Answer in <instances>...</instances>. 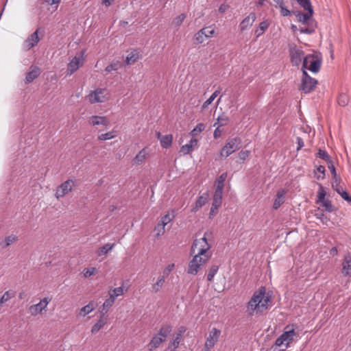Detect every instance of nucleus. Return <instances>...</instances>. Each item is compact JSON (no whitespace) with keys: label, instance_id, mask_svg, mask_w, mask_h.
<instances>
[{"label":"nucleus","instance_id":"nucleus-12","mask_svg":"<svg viewBox=\"0 0 351 351\" xmlns=\"http://www.w3.org/2000/svg\"><path fill=\"white\" fill-rule=\"evenodd\" d=\"M83 56H75L68 64L67 71L69 75L75 72L83 64Z\"/></svg>","mask_w":351,"mask_h":351},{"label":"nucleus","instance_id":"nucleus-8","mask_svg":"<svg viewBox=\"0 0 351 351\" xmlns=\"http://www.w3.org/2000/svg\"><path fill=\"white\" fill-rule=\"evenodd\" d=\"M215 32L211 27L201 29L194 36L195 44H201L204 41V38L210 37Z\"/></svg>","mask_w":351,"mask_h":351},{"label":"nucleus","instance_id":"nucleus-45","mask_svg":"<svg viewBox=\"0 0 351 351\" xmlns=\"http://www.w3.org/2000/svg\"><path fill=\"white\" fill-rule=\"evenodd\" d=\"M123 293V289L121 287H117L112 290V291L109 292V295L110 296H113V298L115 299L117 297L122 295Z\"/></svg>","mask_w":351,"mask_h":351},{"label":"nucleus","instance_id":"nucleus-13","mask_svg":"<svg viewBox=\"0 0 351 351\" xmlns=\"http://www.w3.org/2000/svg\"><path fill=\"white\" fill-rule=\"evenodd\" d=\"M29 71L27 73L25 78V84H28L36 79L41 73V69L37 66H31Z\"/></svg>","mask_w":351,"mask_h":351},{"label":"nucleus","instance_id":"nucleus-15","mask_svg":"<svg viewBox=\"0 0 351 351\" xmlns=\"http://www.w3.org/2000/svg\"><path fill=\"white\" fill-rule=\"evenodd\" d=\"M313 14L314 11L311 10L306 11L305 13H303L301 11H293V14L295 15L299 22L308 25H309V21Z\"/></svg>","mask_w":351,"mask_h":351},{"label":"nucleus","instance_id":"nucleus-57","mask_svg":"<svg viewBox=\"0 0 351 351\" xmlns=\"http://www.w3.org/2000/svg\"><path fill=\"white\" fill-rule=\"evenodd\" d=\"M300 32L302 34H312L315 32V29L313 27L309 26L308 27H302L300 29Z\"/></svg>","mask_w":351,"mask_h":351},{"label":"nucleus","instance_id":"nucleus-28","mask_svg":"<svg viewBox=\"0 0 351 351\" xmlns=\"http://www.w3.org/2000/svg\"><path fill=\"white\" fill-rule=\"evenodd\" d=\"M114 243H106L104 245L99 247L96 251L98 256H101L106 254L108 252L111 251L114 246Z\"/></svg>","mask_w":351,"mask_h":351},{"label":"nucleus","instance_id":"nucleus-21","mask_svg":"<svg viewBox=\"0 0 351 351\" xmlns=\"http://www.w3.org/2000/svg\"><path fill=\"white\" fill-rule=\"evenodd\" d=\"M198 257H199V256L195 254L193 256V259L189 262L188 269H187L188 274L195 276L199 271V270L201 267H199L200 264H198V262H197Z\"/></svg>","mask_w":351,"mask_h":351},{"label":"nucleus","instance_id":"nucleus-27","mask_svg":"<svg viewBox=\"0 0 351 351\" xmlns=\"http://www.w3.org/2000/svg\"><path fill=\"white\" fill-rule=\"evenodd\" d=\"M208 193H204L202 195L199 196L197 201L195 202V206L192 209L193 211H196L199 210L201 207L206 204L208 202Z\"/></svg>","mask_w":351,"mask_h":351},{"label":"nucleus","instance_id":"nucleus-52","mask_svg":"<svg viewBox=\"0 0 351 351\" xmlns=\"http://www.w3.org/2000/svg\"><path fill=\"white\" fill-rule=\"evenodd\" d=\"M119 66H120V64L119 62H117V63L112 62V63L108 64L106 67L105 70L107 72H111L112 71H117L119 69Z\"/></svg>","mask_w":351,"mask_h":351},{"label":"nucleus","instance_id":"nucleus-10","mask_svg":"<svg viewBox=\"0 0 351 351\" xmlns=\"http://www.w3.org/2000/svg\"><path fill=\"white\" fill-rule=\"evenodd\" d=\"M317 84L318 82L315 78H312V80H302L300 90L305 94L310 93L315 90Z\"/></svg>","mask_w":351,"mask_h":351},{"label":"nucleus","instance_id":"nucleus-49","mask_svg":"<svg viewBox=\"0 0 351 351\" xmlns=\"http://www.w3.org/2000/svg\"><path fill=\"white\" fill-rule=\"evenodd\" d=\"M326 163L328 165V168L329 169V170L331 172L332 178H336L338 175L337 174L336 169L333 164L332 160H331L330 161H328V162H326Z\"/></svg>","mask_w":351,"mask_h":351},{"label":"nucleus","instance_id":"nucleus-62","mask_svg":"<svg viewBox=\"0 0 351 351\" xmlns=\"http://www.w3.org/2000/svg\"><path fill=\"white\" fill-rule=\"evenodd\" d=\"M314 58H315V54H309V55H307L306 57H303L304 60H303L302 69H306L308 59Z\"/></svg>","mask_w":351,"mask_h":351},{"label":"nucleus","instance_id":"nucleus-24","mask_svg":"<svg viewBox=\"0 0 351 351\" xmlns=\"http://www.w3.org/2000/svg\"><path fill=\"white\" fill-rule=\"evenodd\" d=\"M286 192L284 189L278 191L276 193V198L274 200L273 208L277 210L285 202Z\"/></svg>","mask_w":351,"mask_h":351},{"label":"nucleus","instance_id":"nucleus-56","mask_svg":"<svg viewBox=\"0 0 351 351\" xmlns=\"http://www.w3.org/2000/svg\"><path fill=\"white\" fill-rule=\"evenodd\" d=\"M185 18H186V14H181L178 15L175 19L174 23L176 24V26H180V25H181V24L182 23V22L185 19Z\"/></svg>","mask_w":351,"mask_h":351},{"label":"nucleus","instance_id":"nucleus-61","mask_svg":"<svg viewBox=\"0 0 351 351\" xmlns=\"http://www.w3.org/2000/svg\"><path fill=\"white\" fill-rule=\"evenodd\" d=\"M96 268L95 267H90L87 268L85 269V272L84 274V276L85 278H88L91 276H93L95 272Z\"/></svg>","mask_w":351,"mask_h":351},{"label":"nucleus","instance_id":"nucleus-9","mask_svg":"<svg viewBox=\"0 0 351 351\" xmlns=\"http://www.w3.org/2000/svg\"><path fill=\"white\" fill-rule=\"evenodd\" d=\"M73 185V181L72 180H68L62 183L56 189V196L58 199L64 197L69 192L72 190V186Z\"/></svg>","mask_w":351,"mask_h":351},{"label":"nucleus","instance_id":"nucleus-59","mask_svg":"<svg viewBox=\"0 0 351 351\" xmlns=\"http://www.w3.org/2000/svg\"><path fill=\"white\" fill-rule=\"evenodd\" d=\"M217 121L221 122L219 127H221L227 124L228 121V117L224 114H222L218 117Z\"/></svg>","mask_w":351,"mask_h":351},{"label":"nucleus","instance_id":"nucleus-6","mask_svg":"<svg viewBox=\"0 0 351 351\" xmlns=\"http://www.w3.org/2000/svg\"><path fill=\"white\" fill-rule=\"evenodd\" d=\"M186 328L184 326H180L178 328L176 332L173 335L172 339L169 343L168 349L170 351H176V349L178 348L182 335L186 332Z\"/></svg>","mask_w":351,"mask_h":351},{"label":"nucleus","instance_id":"nucleus-14","mask_svg":"<svg viewBox=\"0 0 351 351\" xmlns=\"http://www.w3.org/2000/svg\"><path fill=\"white\" fill-rule=\"evenodd\" d=\"M38 34V29H36L25 40L24 47L26 50H29L38 44L40 40Z\"/></svg>","mask_w":351,"mask_h":351},{"label":"nucleus","instance_id":"nucleus-30","mask_svg":"<svg viewBox=\"0 0 351 351\" xmlns=\"http://www.w3.org/2000/svg\"><path fill=\"white\" fill-rule=\"evenodd\" d=\"M172 141H173V135L172 134L164 135L162 136V139H160V145L162 148L167 149L171 145Z\"/></svg>","mask_w":351,"mask_h":351},{"label":"nucleus","instance_id":"nucleus-63","mask_svg":"<svg viewBox=\"0 0 351 351\" xmlns=\"http://www.w3.org/2000/svg\"><path fill=\"white\" fill-rule=\"evenodd\" d=\"M249 154H250L249 151L242 150L239 153L238 156H239V159L243 161L248 157Z\"/></svg>","mask_w":351,"mask_h":351},{"label":"nucleus","instance_id":"nucleus-19","mask_svg":"<svg viewBox=\"0 0 351 351\" xmlns=\"http://www.w3.org/2000/svg\"><path fill=\"white\" fill-rule=\"evenodd\" d=\"M165 341V340H164V339L156 334L152 337L150 341L147 345V350L149 351H154Z\"/></svg>","mask_w":351,"mask_h":351},{"label":"nucleus","instance_id":"nucleus-5","mask_svg":"<svg viewBox=\"0 0 351 351\" xmlns=\"http://www.w3.org/2000/svg\"><path fill=\"white\" fill-rule=\"evenodd\" d=\"M319 191L317 192V199L316 203H321L322 206L325 208V210L328 213H331L334 210V206L331 204V202L326 199V192L324 190L323 186L321 184H318Z\"/></svg>","mask_w":351,"mask_h":351},{"label":"nucleus","instance_id":"nucleus-41","mask_svg":"<svg viewBox=\"0 0 351 351\" xmlns=\"http://www.w3.org/2000/svg\"><path fill=\"white\" fill-rule=\"evenodd\" d=\"M205 125L202 123H198L196 127L191 132V134L194 138V136H197L199 133L204 130Z\"/></svg>","mask_w":351,"mask_h":351},{"label":"nucleus","instance_id":"nucleus-25","mask_svg":"<svg viewBox=\"0 0 351 351\" xmlns=\"http://www.w3.org/2000/svg\"><path fill=\"white\" fill-rule=\"evenodd\" d=\"M106 321L107 317L105 315V313H101L99 319L93 326L91 332L95 333L98 332L106 324Z\"/></svg>","mask_w":351,"mask_h":351},{"label":"nucleus","instance_id":"nucleus-58","mask_svg":"<svg viewBox=\"0 0 351 351\" xmlns=\"http://www.w3.org/2000/svg\"><path fill=\"white\" fill-rule=\"evenodd\" d=\"M280 13L283 16H289L293 14V11L288 10L285 5L280 8Z\"/></svg>","mask_w":351,"mask_h":351},{"label":"nucleus","instance_id":"nucleus-40","mask_svg":"<svg viewBox=\"0 0 351 351\" xmlns=\"http://www.w3.org/2000/svg\"><path fill=\"white\" fill-rule=\"evenodd\" d=\"M227 176H228L227 172H224V173H221L216 180V183H217L216 187H219V188H221L222 189H223L224 182H225L226 179L227 178Z\"/></svg>","mask_w":351,"mask_h":351},{"label":"nucleus","instance_id":"nucleus-32","mask_svg":"<svg viewBox=\"0 0 351 351\" xmlns=\"http://www.w3.org/2000/svg\"><path fill=\"white\" fill-rule=\"evenodd\" d=\"M115 302V299L113 296L109 297L106 301L104 302L102 306V309L101 311V313H105V314L108 311L109 308L113 305Z\"/></svg>","mask_w":351,"mask_h":351},{"label":"nucleus","instance_id":"nucleus-34","mask_svg":"<svg viewBox=\"0 0 351 351\" xmlns=\"http://www.w3.org/2000/svg\"><path fill=\"white\" fill-rule=\"evenodd\" d=\"M165 276H160L155 284L152 285V291L155 293H157L159 291V290L162 288L163 286V284L165 282Z\"/></svg>","mask_w":351,"mask_h":351},{"label":"nucleus","instance_id":"nucleus-44","mask_svg":"<svg viewBox=\"0 0 351 351\" xmlns=\"http://www.w3.org/2000/svg\"><path fill=\"white\" fill-rule=\"evenodd\" d=\"M338 104L341 106H346L348 104V97L344 93L340 94L338 97Z\"/></svg>","mask_w":351,"mask_h":351},{"label":"nucleus","instance_id":"nucleus-43","mask_svg":"<svg viewBox=\"0 0 351 351\" xmlns=\"http://www.w3.org/2000/svg\"><path fill=\"white\" fill-rule=\"evenodd\" d=\"M94 306L91 302L81 308L80 314L85 316L93 311Z\"/></svg>","mask_w":351,"mask_h":351},{"label":"nucleus","instance_id":"nucleus-17","mask_svg":"<svg viewBox=\"0 0 351 351\" xmlns=\"http://www.w3.org/2000/svg\"><path fill=\"white\" fill-rule=\"evenodd\" d=\"M106 92L105 89L98 88L95 91L90 93L88 95L90 103H99L104 101V93Z\"/></svg>","mask_w":351,"mask_h":351},{"label":"nucleus","instance_id":"nucleus-39","mask_svg":"<svg viewBox=\"0 0 351 351\" xmlns=\"http://www.w3.org/2000/svg\"><path fill=\"white\" fill-rule=\"evenodd\" d=\"M334 182L332 183V187L333 190H335L337 193H339L341 189H343L341 186L340 185L341 179L339 176H337L336 178H332Z\"/></svg>","mask_w":351,"mask_h":351},{"label":"nucleus","instance_id":"nucleus-55","mask_svg":"<svg viewBox=\"0 0 351 351\" xmlns=\"http://www.w3.org/2000/svg\"><path fill=\"white\" fill-rule=\"evenodd\" d=\"M114 137L112 132H109L105 134H102L98 136V138L101 141H106L111 139Z\"/></svg>","mask_w":351,"mask_h":351},{"label":"nucleus","instance_id":"nucleus-64","mask_svg":"<svg viewBox=\"0 0 351 351\" xmlns=\"http://www.w3.org/2000/svg\"><path fill=\"white\" fill-rule=\"evenodd\" d=\"M315 216L316 217L317 219H320L323 223H324L325 221H326L328 220L327 217L322 212L315 213Z\"/></svg>","mask_w":351,"mask_h":351},{"label":"nucleus","instance_id":"nucleus-37","mask_svg":"<svg viewBox=\"0 0 351 351\" xmlns=\"http://www.w3.org/2000/svg\"><path fill=\"white\" fill-rule=\"evenodd\" d=\"M138 58V55L136 52H131L128 55L125 59V64L129 65L134 63Z\"/></svg>","mask_w":351,"mask_h":351},{"label":"nucleus","instance_id":"nucleus-11","mask_svg":"<svg viewBox=\"0 0 351 351\" xmlns=\"http://www.w3.org/2000/svg\"><path fill=\"white\" fill-rule=\"evenodd\" d=\"M51 301L48 298H45L40 300V302L35 305H32L29 307V312L32 315H36L39 313H41L42 311L44 310L47 304Z\"/></svg>","mask_w":351,"mask_h":351},{"label":"nucleus","instance_id":"nucleus-16","mask_svg":"<svg viewBox=\"0 0 351 351\" xmlns=\"http://www.w3.org/2000/svg\"><path fill=\"white\" fill-rule=\"evenodd\" d=\"M258 291L263 292V298L260 303V314H263L268 309V306L271 304V300L269 296L265 295V288L261 287Z\"/></svg>","mask_w":351,"mask_h":351},{"label":"nucleus","instance_id":"nucleus-35","mask_svg":"<svg viewBox=\"0 0 351 351\" xmlns=\"http://www.w3.org/2000/svg\"><path fill=\"white\" fill-rule=\"evenodd\" d=\"M315 156L317 158H321L326 162L332 160L330 156L327 153V152L320 148L318 149Z\"/></svg>","mask_w":351,"mask_h":351},{"label":"nucleus","instance_id":"nucleus-1","mask_svg":"<svg viewBox=\"0 0 351 351\" xmlns=\"http://www.w3.org/2000/svg\"><path fill=\"white\" fill-rule=\"evenodd\" d=\"M241 139L239 137H234L227 141L226 145L221 150V156L228 157L241 147Z\"/></svg>","mask_w":351,"mask_h":351},{"label":"nucleus","instance_id":"nucleus-26","mask_svg":"<svg viewBox=\"0 0 351 351\" xmlns=\"http://www.w3.org/2000/svg\"><path fill=\"white\" fill-rule=\"evenodd\" d=\"M197 144V140L195 138H192L189 143L182 145L180 148V152L186 155L189 154L193 150V147Z\"/></svg>","mask_w":351,"mask_h":351},{"label":"nucleus","instance_id":"nucleus-2","mask_svg":"<svg viewBox=\"0 0 351 351\" xmlns=\"http://www.w3.org/2000/svg\"><path fill=\"white\" fill-rule=\"evenodd\" d=\"M208 232L204 234V236L200 239L194 240L191 246V254L195 253V250L197 248V254L196 255H208L207 252L211 247V245L208 243L206 235Z\"/></svg>","mask_w":351,"mask_h":351},{"label":"nucleus","instance_id":"nucleus-36","mask_svg":"<svg viewBox=\"0 0 351 351\" xmlns=\"http://www.w3.org/2000/svg\"><path fill=\"white\" fill-rule=\"evenodd\" d=\"M298 4L306 11H314L311 0H297Z\"/></svg>","mask_w":351,"mask_h":351},{"label":"nucleus","instance_id":"nucleus-33","mask_svg":"<svg viewBox=\"0 0 351 351\" xmlns=\"http://www.w3.org/2000/svg\"><path fill=\"white\" fill-rule=\"evenodd\" d=\"M16 293L13 290H8L4 293V294L0 298V306L4 302L8 301L10 299L14 298Z\"/></svg>","mask_w":351,"mask_h":351},{"label":"nucleus","instance_id":"nucleus-3","mask_svg":"<svg viewBox=\"0 0 351 351\" xmlns=\"http://www.w3.org/2000/svg\"><path fill=\"white\" fill-rule=\"evenodd\" d=\"M263 298L262 291H255L252 297L250 300L247 306V311L250 315H252L254 312L260 314V303Z\"/></svg>","mask_w":351,"mask_h":351},{"label":"nucleus","instance_id":"nucleus-46","mask_svg":"<svg viewBox=\"0 0 351 351\" xmlns=\"http://www.w3.org/2000/svg\"><path fill=\"white\" fill-rule=\"evenodd\" d=\"M217 341V337L214 338L212 337L211 334H210L209 337H208L206 339L204 346L208 348H211L214 346Z\"/></svg>","mask_w":351,"mask_h":351},{"label":"nucleus","instance_id":"nucleus-53","mask_svg":"<svg viewBox=\"0 0 351 351\" xmlns=\"http://www.w3.org/2000/svg\"><path fill=\"white\" fill-rule=\"evenodd\" d=\"M223 190L221 188L216 187L213 198L222 200Z\"/></svg>","mask_w":351,"mask_h":351},{"label":"nucleus","instance_id":"nucleus-48","mask_svg":"<svg viewBox=\"0 0 351 351\" xmlns=\"http://www.w3.org/2000/svg\"><path fill=\"white\" fill-rule=\"evenodd\" d=\"M339 195H341V197L346 202L351 204V196L349 195V193L344 191L343 189H341L339 191V193H337Z\"/></svg>","mask_w":351,"mask_h":351},{"label":"nucleus","instance_id":"nucleus-42","mask_svg":"<svg viewBox=\"0 0 351 351\" xmlns=\"http://www.w3.org/2000/svg\"><path fill=\"white\" fill-rule=\"evenodd\" d=\"M219 269V266L218 265H213L210 270H209V272L207 275V280L208 281H212L215 275L217 274V271Z\"/></svg>","mask_w":351,"mask_h":351},{"label":"nucleus","instance_id":"nucleus-51","mask_svg":"<svg viewBox=\"0 0 351 351\" xmlns=\"http://www.w3.org/2000/svg\"><path fill=\"white\" fill-rule=\"evenodd\" d=\"M165 226L166 225H165L162 222L158 221V224L155 227V230H157V234L158 235H161V234H164Z\"/></svg>","mask_w":351,"mask_h":351},{"label":"nucleus","instance_id":"nucleus-38","mask_svg":"<svg viewBox=\"0 0 351 351\" xmlns=\"http://www.w3.org/2000/svg\"><path fill=\"white\" fill-rule=\"evenodd\" d=\"M219 93H220L219 90H215L210 95V97L206 101H204V103L203 104V105L202 106V109L206 108L213 101V100L217 97V95L219 94Z\"/></svg>","mask_w":351,"mask_h":351},{"label":"nucleus","instance_id":"nucleus-60","mask_svg":"<svg viewBox=\"0 0 351 351\" xmlns=\"http://www.w3.org/2000/svg\"><path fill=\"white\" fill-rule=\"evenodd\" d=\"M316 173H319L322 174V179H324L326 176V169L325 167L323 165H319L316 167Z\"/></svg>","mask_w":351,"mask_h":351},{"label":"nucleus","instance_id":"nucleus-18","mask_svg":"<svg viewBox=\"0 0 351 351\" xmlns=\"http://www.w3.org/2000/svg\"><path fill=\"white\" fill-rule=\"evenodd\" d=\"M256 14L254 12H251L247 16H246L240 23L239 28L241 32L247 29L248 27H251L253 23L256 20Z\"/></svg>","mask_w":351,"mask_h":351},{"label":"nucleus","instance_id":"nucleus-54","mask_svg":"<svg viewBox=\"0 0 351 351\" xmlns=\"http://www.w3.org/2000/svg\"><path fill=\"white\" fill-rule=\"evenodd\" d=\"M173 215L171 216L169 213H167L161 218L160 221L165 225H167L168 223L173 220Z\"/></svg>","mask_w":351,"mask_h":351},{"label":"nucleus","instance_id":"nucleus-20","mask_svg":"<svg viewBox=\"0 0 351 351\" xmlns=\"http://www.w3.org/2000/svg\"><path fill=\"white\" fill-rule=\"evenodd\" d=\"M311 62L310 66L308 68L313 73H318L320 70L322 65V54H315V58Z\"/></svg>","mask_w":351,"mask_h":351},{"label":"nucleus","instance_id":"nucleus-47","mask_svg":"<svg viewBox=\"0 0 351 351\" xmlns=\"http://www.w3.org/2000/svg\"><path fill=\"white\" fill-rule=\"evenodd\" d=\"M210 255H199L197 258L198 264L199 265V267H201L202 265H204L210 258Z\"/></svg>","mask_w":351,"mask_h":351},{"label":"nucleus","instance_id":"nucleus-31","mask_svg":"<svg viewBox=\"0 0 351 351\" xmlns=\"http://www.w3.org/2000/svg\"><path fill=\"white\" fill-rule=\"evenodd\" d=\"M269 23L266 20L262 21L259 25L258 27L255 31V34L256 36V38L261 36L265 31L269 27Z\"/></svg>","mask_w":351,"mask_h":351},{"label":"nucleus","instance_id":"nucleus-29","mask_svg":"<svg viewBox=\"0 0 351 351\" xmlns=\"http://www.w3.org/2000/svg\"><path fill=\"white\" fill-rule=\"evenodd\" d=\"M91 123L93 125H107L109 123L108 119L105 117L93 116L92 117Z\"/></svg>","mask_w":351,"mask_h":351},{"label":"nucleus","instance_id":"nucleus-23","mask_svg":"<svg viewBox=\"0 0 351 351\" xmlns=\"http://www.w3.org/2000/svg\"><path fill=\"white\" fill-rule=\"evenodd\" d=\"M342 274L344 276L351 275V254H348L345 257L342 263Z\"/></svg>","mask_w":351,"mask_h":351},{"label":"nucleus","instance_id":"nucleus-7","mask_svg":"<svg viewBox=\"0 0 351 351\" xmlns=\"http://www.w3.org/2000/svg\"><path fill=\"white\" fill-rule=\"evenodd\" d=\"M304 55V53L302 49L297 47L296 45L290 47L289 56L293 65L298 66L302 62Z\"/></svg>","mask_w":351,"mask_h":351},{"label":"nucleus","instance_id":"nucleus-22","mask_svg":"<svg viewBox=\"0 0 351 351\" xmlns=\"http://www.w3.org/2000/svg\"><path fill=\"white\" fill-rule=\"evenodd\" d=\"M173 326L170 324H164L160 328L157 335L166 341L167 338L171 335Z\"/></svg>","mask_w":351,"mask_h":351},{"label":"nucleus","instance_id":"nucleus-4","mask_svg":"<svg viewBox=\"0 0 351 351\" xmlns=\"http://www.w3.org/2000/svg\"><path fill=\"white\" fill-rule=\"evenodd\" d=\"M285 330L283 333L275 341V345L278 347L281 346L284 343L286 345V347H288L289 343L293 340V337L296 335L295 330L291 328L290 326H287Z\"/></svg>","mask_w":351,"mask_h":351},{"label":"nucleus","instance_id":"nucleus-50","mask_svg":"<svg viewBox=\"0 0 351 351\" xmlns=\"http://www.w3.org/2000/svg\"><path fill=\"white\" fill-rule=\"evenodd\" d=\"M16 241H17V237L14 234L6 237L5 239V247L9 246L10 245H11L12 243H13L14 242H15Z\"/></svg>","mask_w":351,"mask_h":351}]
</instances>
